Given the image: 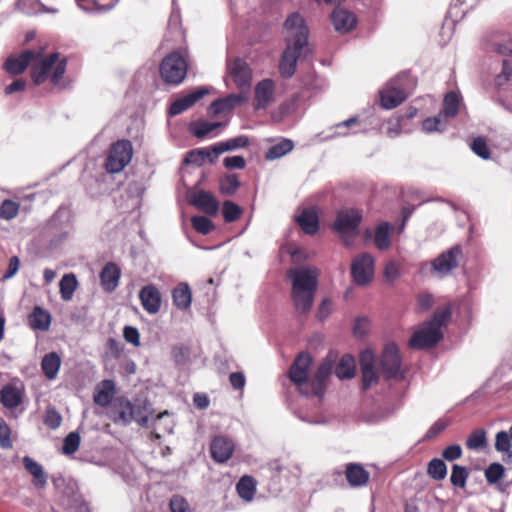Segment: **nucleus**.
Here are the masks:
<instances>
[{"instance_id":"f257e3e1","label":"nucleus","mask_w":512,"mask_h":512,"mask_svg":"<svg viewBox=\"0 0 512 512\" xmlns=\"http://www.w3.org/2000/svg\"><path fill=\"white\" fill-rule=\"evenodd\" d=\"M66 59L59 60L58 53L43 56V50H26L18 57H10L5 62V69L10 74H20L31 64V77L36 84L43 83L51 76L53 84L57 85L66 70Z\"/></svg>"},{"instance_id":"f03ea898","label":"nucleus","mask_w":512,"mask_h":512,"mask_svg":"<svg viewBox=\"0 0 512 512\" xmlns=\"http://www.w3.org/2000/svg\"><path fill=\"white\" fill-rule=\"evenodd\" d=\"M311 365L312 357L308 353H300L290 368L289 377L301 394L321 397L325 391L326 380L333 370L334 360L324 359L312 378L309 377Z\"/></svg>"},{"instance_id":"7ed1b4c3","label":"nucleus","mask_w":512,"mask_h":512,"mask_svg":"<svg viewBox=\"0 0 512 512\" xmlns=\"http://www.w3.org/2000/svg\"><path fill=\"white\" fill-rule=\"evenodd\" d=\"M318 276L317 268L311 266L294 268L288 272V277L292 282V300L299 314H306L311 310Z\"/></svg>"},{"instance_id":"20e7f679","label":"nucleus","mask_w":512,"mask_h":512,"mask_svg":"<svg viewBox=\"0 0 512 512\" xmlns=\"http://www.w3.org/2000/svg\"><path fill=\"white\" fill-rule=\"evenodd\" d=\"M451 316L449 307L437 309L432 318L423 323L409 341L412 348L424 349L437 344L443 338L442 328Z\"/></svg>"},{"instance_id":"39448f33","label":"nucleus","mask_w":512,"mask_h":512,"mask_svg":"<svg viewBox=\"0 0 512 512\" xmlns=\"http://www.w3.org/2000/svg\"><path fill=\"white\" fill-rule=\"evenodd\" d=\"M186 73L187 61L178 52H172L166 56L160 65L161 77L168 84L178 85L182 83Z\"/></svg>"},{"instance_id":"423d86ee","label":"nucleus","mask_w":512,"mask_h":512,"mask_svg":"<svg viewBox=\"0 0 512 512\" xmlns=\"http://www.w3.org/2000/svg\"><path fill=\"white\" fill-rule=\"evenodd\" d=\"M133 156L132 144L128 140L115 142L109 151L105 168L109 173L121 172L131 161Z\"/></svg>"},{"instance_id":"0eeeda50","label":"nucleus","mask_w":512,"mask_h":512,"mask_svg":"<svg viewBox=\"0 0 512 512\" xmlns=\"http://www.w3.org/2000/svg\"><path fill=\"white\" fill-rule=\"evenodd\" d=\"M375 274V260L369 253L355 256L351 262V277L357 286L369 285Z\"/></svg>"},{"instance_id":"6e6552de","label":"nucleus","mask_w":512,"mask_h":512,"mask_svg":"<svg viewBox=\"0 0 512 512\" xmlns=\"http://www.w3.org/2000/svg\"><path fill=\"white\" fill-rule=\"evenodd\" d=\"M286 45L306 47L308 43V28L304 18L297 12L292 13L284 23Z\"/></svg>"},{"instance_id":"1a4fd4ad","label":"nucleus","mask_w":512,"mask_h":512,"mask_svg":"<svg viewBox=\"0 0 512 512\" xmlns=\"http://www.w3.org/2000/svg\"><path fill=\"white\" fill-rule=\"evenodd\" d=\"M404 80L405 76H397L381 90L380 100L383 108L393 109L406 99Z\"/></svg>"},{"instance_id":"9d476101","label":"nucleus","mask_w":512,"mask_h":512,"mask_svg":"<svg viewBox=\"0 0 512 512\" xmlns=\"http://www.w3.org/2000/svg\"><path fill=\"white\" fill-rule=\"evenodd\" d=\"M227 69L230 77L233 79L240 92H246L249 97L252 75L247 63L237 58L228 62Z\"/></svg>"},{"instance_id":"9b49d317","label":"nucleus","mask_w":512,"mask_h":512,"mask_svg":"<svg viewBox=\"0 0 512 512\" xmlns=\"http://www.w3.org/2000/svg\"><path fill=\"white\" fill-rule=\"evenodd\" d=\"M461 256L460 246H454L435 258L431 263L432 268L439 276H446L458 266Z\"/></svg>"},{"instance_id":"f8f14e48","label":"nucleus","mask_w":512,"mask_h":512,"mask_svg":"<svg viewBox=\"0 0 512 512\" xmlns=\"http://www.w3.org/2000/svg\"><path fill=\"white\" fill-rule=\"evenodd\" d=\"M361 221V214L357 210L340 211L334 224L341 236H354Z\"/></svg>"},{"instance_id":"ddd939ff","label":"nucleus","mask_w":512,"mask_h":512,"mask_svg":"<svg viewBox=\"0 0 512 512\" xmlns=\"http://www.w3.org/2000/svg\"><path fill=\"white\" fill-rule=\"evenodd\" d=\"M381 366L387 378L397 377L400 373L401 360L398 347L394 343L385 346L381 357Z\"/></svg>"},{"instance_id":"4468645a","label":"nucleus","mask_w":512,"mask_h":512,"mask_svg":"<svg viewBox=\"0 0 512 512\" xmlns=\"http://www.w3.org/2000/svg\"><path fill=\"white\" fill-rule=\"evenodd\" d=\"M248 101L246 92L230 94L211 103L209 111L213 116L229 113L233 108Z\"/></svg>"},{"instance_id":"2eb2a0df","label":"nucleus","mask_w":512,"mask_h":512,"mask_svg":"<svg viewBox=\"0 0 512 512\" xmlns=\"http://www.w3.org/2000/svg\"><path fill=\"white\" fill-rule=\"evenodd\" d=\"M235 449L234 442L226 436H216L210 444L212 458L218 463L228 461Z\"/></svg>"},{"instance_id":"dca6fc26","label":"nucleus","mask_w":512,"mask_h":512,"mask_svg":"<svg viewBox=\"0 0 512 512\" xmlns=\"http://www.w3.org/2000/svg\"><path fill=\"white\" fill-rule=\"evenodd\" d=\"M304 48L286 45L279 63V71L283 77L290 78L295 73L298 59Z\"/></svg>"},{"instance_id":"f3484780","label":"nucleus","mask_w":512,"mask_h":512,"mask_svg":"<svg viewBox=\"0 0 512 512\" xmlns=\"http://www.w3.org/2000/svg\"><path fill=\"white\" fill-rule=\"evenodd\" d=\"M331 21L334 29L343 34L351 31L357 23L356 16L344 8L334 9L331 14Z\"/></svg>"},{"instance_id":"a211bd4d","label":"nucleus","mask_w":512,"mask_h":512,"mask_svg":"<svg viewBox=\"0 0 512 512\" xmlns=\"http://www.w3.org/2000/svg\"><path fill=\"white\" fill-rule=\"evenodd\" d=\"M207 93L208 89L201 87L181 98H178L170 106V115L175 116L184 112L185 110L192 107L198 100L203 98Z\"/></svg>"},{"instance_id":"6ab92c4d","label":"nucleus","mask_w":512,"mask_h":512,"mask_svg":"<svg viewBox=\"0 0 512 512\" xmlns=\"http://www.w3.org/2000/svg\"><path fill=\"white\" fill-rule=\"evenodd\" d=\"M139 298L143 308L149 314H156L160 310L161 295L155 286L147 285L143 287L139 292Z\"/></svg>"},{"instance_id":"aec40b11","label":"nucleus","mask_w":512,"mask_h":512,"mask_svg":"<svg viewBox=\"0 0 512 512\" xmlns=\"http://www.w3.org/2000/svg\"><path fill=\"white\" fill-rule=\"evenodd\" d=\"M116 394V384L111 379L100 381L94 389V402L102 407L107 406Z\"/></svg>"},{"instance_id":"412c9836","label":"nucleus","mask_w":512,"mask_h":512,"mask_svg":"<svg viewBox=\"0 0 512 512\" xmlns=\"http://www.w3.org/2000/svg\"><path fill=\"white\" fill-rule=\"evenodd\" d=\"M256 109L266 108L274 100V83L270 79L259 82L255 87Z\"/></svg>"},{"instance_id":"4be33fe9","label":"nucleus","mask_w":512,"mask_h":512,"mask_svg":"<svg viewBox=\"0 0 512 512\" xmlns=\"http://www.w3.org/2000/svg\"><path fill=\"white\" fill-rule=\"evenodd\" d=\"M22 463L26 471L32 476L33 485L38 489L44 488L47 485V475L42 465L29 456H24Z\"/></svg>"},{"instance_id":"5701e85b","label":"nucleus","mask_w":512,"mask_h":512,"mask_svg":"<svg viewBox=\"0 0 512 512\" xmlns=\"http://www.w3.org/2000/svg\"><path fill=\"white\" fill-rule=\"evenodd\" d=\"M120 275L121 271L116 264L107 263L100 273L103 289L107 292L114 291L119 284Z\"/></svg>"},{"instance_id":"b1692460","label":"nucleus","mask_w":512,"mask_h":512,"mask_svg":"<svg viewBox=\"0 0 512 512\" xmlns=\"http://www.w3.org/2000/svg\"><path fill=\"white\" fill-rule=\"evenodd\" d=\"M191 203L209 215H215L219 209L218 201L211 193L206 191H199L196 193L193 196Z\"/></svg>"},{"instance_id":"393cba45","label":"nucleus","mask_w":512,"mask_h":512,"mask_svg":"<svg viewBox=\"0 0 512 512\" xmlns=\"http://www.w3.org/2000/svg\"><path fill=\"white\" fill-rule=\"evenodd\" d=\"M346 479L350 486L361 487L366 485L369 480L370 474L364 467L357 463H349L345 469Z\"/></svg>"},{"instance_id":"a878e982","label":"nucleus","mask_w":512,"mask_h":512,"mask_svg":"<svg viewBox=\"0 0 512 512\" xmlns=\"http://www.w3.org/2000/svg\"><path fill=\"white\" fill-rule=\"evenodd\" d=\"M1 403L7 408H15L22 401V386L16 384L5 385L0 391Z\"/></svg>"},{"instance_id":"bb28decb","label":"nucleus","mask_w":512,"mask_h":512,"mask_svg":"<svg viewBox=\"0 0 512 512\" xmlns=\"http://www.w3.org/2000/svg\"><path fill=\"white\" fill-rule=\"evenodd\" d=\"M296 221L301 229L307 234L313 235L318 231V215L313 208L304 209L296 216Z\"/></svg>"},{"instance_id":"cd10ccee","label":"nucleus","mask_w":512,"mask_h":512,"mask_svg":"<svg viewBox=\"0 0 512 512\" xmlns=\"http://www.w3.org/2000/svg\"><path fill=\"white\" fill-rule=\"evenodd\" d=\"M28 321L32 329L47 331L51 324V315L43 308L36 306L29 315Z\"/></svg>"},{"instance_id":"c85d7f7f","label":"nucleus","mask_w":512,"mask_h":512,"mask_svg":"<svg viewBox=\"0 0 512 512\" xmlns=\"http://www.w3.org/2000/svg\"><path fill=\"white\" fill-rule=\"evenodd\" d=\"M133 406L134 405L130 401L125 400L124 398H119L115 404V416L113 417L114 422L128 424L133 421V417H135Z\"/></svg>"},{"instance_id":"c756f323","label":"nucleus","mask_w":512,"mask_h":512,"mask_svg":"<svg viewBox=\"0 0 512 512\" xmlns=\"http://www.w3.org/2000/svg\"><path fill=\"white\" fill-rule=\"evenodd\" d=\"M61 366V358L56 352L46 354L41 361V368L44 375L52 380L55 379Z\"/></svg>"},{"instance_id":"7c9ffc66","label":"nucleus","mask_w":512,"mask_h":512,"mask_svg":"<svg viewBox=\"0 0 512 512\" xmlns=\"http://www.w3.org/2000/svg\"><path fill=\"white\" fill-rule=\"evenodd\" d=\"M248 145V138L246 136H238L227 141L217 143L214 145V158L211 162H215L218 156L224 152L246 147Z\"/></svg>"},{"instance_id":"2f4dec72","label":"nucleus","mask_w":512,"mask_h":512,"mask_svg":"<svg viewBox=\"0 0 512 512\" xmlns=\"http://www.w3.org/2000/svg\"><path fill=\"white\" fill-rule=\"evenodd\" d=\"M172 297L174 304L181 310L188 309L191 305L192 293L186 283H180L173 290Z\"/></svg>"},{"instance_id":"473e14b6","label":"nucleus","mask_w":512,"mask_h":512,"mask_svg":"<svg viewBox=\"0 0 512 512\" xmlns=\"http://www.w3.org/2000/svg\"><path fill=\"white\" fill-rule=\"evenodd\" d=\"M294 148V143L290 139H282L276 144L272 145L265 153L266 160L273 161L279 159Z\"/></svg>"},{"instance_id":"72a5a7b5","label":"nucleus","mask_w":512,"mask_h":512,"mask_svg":"<svg viewBox=\"0 0 512 512\" xmlns=\"http://www.w3.org/2000/svg\"><path fill=\"white\" fill-rule=\"evenodd\" d=\"M78 287V280L73 273L65 274L60 282L59 289L62 300L69 301L73 298L74 292Z\"/></svg>"},{"instance_id":"f704fd0d","label":"nucleus","mask_w":512,"mask_h":512,"mask_svg":"<svg viewBox=\"0 0 512 512\" xmlns=\"http://www.w3.org/2000/svg\"><path fill=\"white\" fill-rule=\"evenodd\" d=\"M355 359L351 355H344L335 368V374L340 379H349L355 375Z\"/></svg>"},{"instance_id":"c9c22d12","label":"nucleus","mask_w":512,"mask_h":512,"mask_svg":"<svg viewBox=\"0 0 512 512\" xmlns=\"http://www.w3.org/2000/svg\"><path fill=\"white\" fill-rule=\"evenodd\" d=\"M392 229L393 227L387 222L378 225L374 236V243L377 248L384 250L390 246V233Z\"/></svg>"},{"instance_id":"e433bc0d","label":"nucleus","mask_w":512,"mask_h":512,"mask_svg":"<svg viewBox=\"0 0 512 512\" xmlns=\"http://www.w3.org/2000/svg\"><path fill=\"white\" fill-rule=\"evenodd\" d=\"M238 495L245 501H251L256 492V484L252 477L243 476L236 486Z\"/></svg>"},{"instance_id":"4c0bfd02","label":"nucleus","mask_w":512,"mask_h":512,"mask_svg":"<svg viewBox=\"0 0 512 512\" xmlns=\"http://www.w3.org/2000/svg\"><path fill=\"white\" fill-rule=\"evenodd\" d=\"M460 104V98L455 92H449L446 94L443 101V109L439 114H442V117L452 118L455 117L458 113Z\"/></svg>"},{"instance_id":"58836bf2","label":"nucleus","mask_w":512,"mask_h":512,"mask_svg":"<svg viewBox=\"0 0 512 512\" xmlns=\"http://www.w3.org/2000/svg\"><path fill=\"white\" fill-rule=\"evenodd\" d=\"M487 446L486 432L483 429L474 430L466 440L469 450H478Z\"/></svg>"},{"instance_id":"ea45409f","label":"nucleus","mask_w":512,"mask_h":512,"mask_svg":"<svg viewBox=\"0 0 512 512\" xmlns=\"http://www.w3.org/2000/svg\"><path fill=\"white\" fill-rule=\"evenodd\" d=\"M221 126L220 123L197 121L191 124L190 130L198 138H203Z\"/></svg>"},{"instance_id":"a19ab883","label":"nucleus","mask_w":512,"mask_h":512,"mask_svg":"<svg viewBox=\"0 0 512 512\" xmlns=\"http://www.w3.org/2000/svg\"><path fill=\"white\" fill-rule=\"evenodd\" d=\"M427 472L435 480H443L447 475V466L442 459L434 458L428 464Z\"/></svg>"},{"instance_id":"79ce46f5","label":"nucleus","mask_w":512,"mask_h":512,"mask_svg":"<svg viewBox=\"0 0 512 512\" xmlns=\"http://www.w3.org/2000/svg\"><path fill=\"white\" fill-rule=\"evenodd\" d=\"M19 209V203L10 199H5L0 205V218L10 221L18 215Z\"/></svg>"},{"instance_id":"37998d69","label":"nucleus","mask_w":512,"mask_h":512,"mask_svg":"<svg viewBox=\"0 0 512 512\" xmlns=\"http://www.w3.org/2000/svg\"><path fill=\"white\" fill-rule=\"evenodd\" d=\"M240 187V182L235 174H228L220 180V190L225 195H233Z\"/></svg>"},{"instance_id":"c03bdc74","label":"nucleus","mask_w":512,"mask_h":512,"mask_svg":"<svg viewBox=\"0 0 512 512\" xmlns=\"http://www.w3.org/2000/svg\"><path fill=\"white\" fill-rule=\"evenodd\" d=\"M511 443L509 434L505 431H500L496 434L495 449L499 452H505L507 459L512 461V452L510 451Z\"/></svg>"},{"instance_id":"a18cd8bd","label":"nucleus","mask_w":512,"mask_h":512,"mask_svg":"<svg viewBox=\"0 0 512 512\" xmlns=\"http://www.w3.org/2000/svg\"><path fill=\"white\" fill-rule=\"evenodd\" d=\"M211 152L209 149H195L188 152L186 155L184 162L186 164H193L200 166L203 164V162L206 160V157L210 156Z\"/></svg>"},{"instance_id":"49530a36","label":"nucleus","mask_w":512,"mask_h":512,"mask_svg":"<svg viewBox=\"0 0 512 512\" xmlns=\"http://www.w3.org/2000/svg\"><path fill=\"white\" fill-rule=\"evenodd\" d=\"M222 213L226 222H234L241 216L242 209L234 202L228 200L223 203Z\"/></svg>"},{"instance_id":"de8ad7c7","label":"nucleus","mask_w":512,"mask_h":512,"mask_svg":"<svg viewBox=\"0 0 512 512\" xmlns=\"http://www.w3.org/2000/svg\"><path fill=\"white\" fill-rule=\"evenodd\" d=\"M467 478L468 472L465 467L456 464L452 466V472L450 476L452 485L462 488L465 486Z\"/></svg>"},{"instance_id":"09e8293b","label":"nucleus","mask_w":512,"mask_h":512,"mask_svg":"<svg viewBox=\"0 0 512 512\" xmlns=\"http://www.w3.org/2000/svg\"><path fill=\"white\" fill-rule=\"evenodd\" d=\"M504 467L499 463L490 464L485 470L486 480L494 484L498 482L504 476Z\"/></svg>"},{"instance_id":"8fccbe9b","label":"nucleus","mask_w":512,"mask_h":512,"mask_svg":"<svg viewBox=\"0 0 512 512\" xmlns=\"http://www.w3.org/2000/svg\"><path fill=\"white\" fill-rule=\"evenodd\" d=\"M401 276V266L398 262L391 260L384 268V278L389 283H394Z\"/></svg>"},{"instance_id":"3c124183","label":"nucleus","mask_w":512,"mask_h":512,"mask_svg":"<svg viewBox=\"0 0 512 512\" xmlns=\"http://www.w3.org/2000/svg\"><path fill=\"white\" fill-rule=\"evenodd\" d=\"M193 228L203 234H208L213 229V223L205 216H194L191 219Z\"/></svg>"},{"instance_id":"603ef678","label":"nucleus","mask_w":512,"mask_h":512,"mask_svg":"<svg viewBox=\"0 0 512 512\" xmlns=\"http://www.w3.org/2000/svg\"><path fill=\"white\" fill-rule=\"evenodd\" d=\"M423 130L427 133L442 131L445 128L442 114H438L433 118H427L422 123Z\"/></svg>"},{"instance_id":"864d4df0","label":"nucleus","mask_w":512,"mask_h":512,"mask_svg":"<svg viewBox=\"0 0 512 512\" xmlns=\"http://www.w3.org/2000/svg\"><path fill=\"white\" fill-rule=\"evenodd\" d=\"M80 436L76 432L69 433L63 443V452L67 455L73 454L79 448Z\"/></svg>"},{"instance_id":"5fc2aeb1","label":"nucleus","mask_w":512,"mask_h":512,"mask_svg":"<svg viewBox=\"0 0 512 512\" xmlns=\"http://www.w3.org/2000/svg\"><path fill=\"white\" fill-rule=\"evenodd\" d=\"M472 151L481 157L482 159H489L490 158V151L489 148L485 142V140L481 137H478L473 140L471 144Z\"/></svg>"},{"instance_id":"6e6d98bb","label":"nucleus","mask_w":512,"mask_h":512,"mask_svg":"<svg viewBox=\"0 0 512 512\" xmlns=\"http://www.w3.org/2000/svg\"><path fill=\"white\" fill-rule=\"evenodd\" d=\"M512 75V60L505 59L502 62V71L496 77V84L498 86L503 85L507 81H509Z\"/></svg>"},{"instance_id":"4d7b16f0","label":"nucleus","mask_w":512,"mask_h":512,"mask_svg":"<svg viewBox=\"0 0 512 512\" xmlns=\"http://www.w3.org/2000/svg\"><path fill=\"white\" fill-rule=\"evenodd\" d=\"M62 422L61 415L55 409H48L44 416V424L50 429H57Z\"/></svg>"},{"instance_id":"13d9d810","label":"nucleus","mask_w":512,"mask_h":512,"mask_svg":"<svg viewBox=\"0 0 512 512\" xmlns=\"http://www.w3.org/2000/svg\"><path fill=\"white\" fill-rule=\"evenodd\" d=\"M447 426H448V422L447 421H445L443 419L437 420L428 429V431L426 432V434L424 436V439L430 440V439L435 438L437 435H439L441 432H443L446 429Z\"/></svg>"},{"instance_id":"bf43d9fd","label":"nucleus","mask_w":512,"mask_h":512,"mask_svg":"<svg viewBox=\"0 0 512 512\" xmlns=\"http://www.w3.org/2000/svg\"><path fill=\"white\" fill-rule=\"evenodd\" d=\"M362 370V381H363V388L368 389L373 384L377 383L378 381V375L373 368H364Z\"/></svg>"},{"instance_id":"052dcab7","label":"nucleus","mask_w":512,"mask_h":512,"mask_svg":"<svg viewBox=\"0 0 512 512\" xmlns=\"http://www.w3.org/2000/svg\"><path fill=\"white\" fill-rule=\"evenodd\" d=\"M170 509L171 512H191L187 501L180 496L171 498Z\"/></svg>"},{"instance_id":"680f3d73","label":"nucleus","mask_w":512,"mask_h":512,"mask_svg":"<svg viewBox=\"0 0 512 512\" xmlns=\"http://www.w3.org/2000/svg\"><path fill=\"white\" fill-rule=\"evenodd\" d=\"M462 448L458 444H453L445 448L442 452V456L447 461H454L461 457Z\"/></svg>"},{"instance_id":"e2e57ef3","label":"nucleus","mask_w":512,"mask_h":512,"mask_svg":"<svg viewBox=\"0 0 512 512\" xmlns=\"http://www.w3.org/2000/svg\"><path fill=\"white\" fill-rule=\"evenodd\" d=\"M360 122H359V119L357 117H352L350 119H347L345 121H342L338 124H336L334 127L336 128V132L335 134L332 135V137H335V136H347L348 133L342 131V129L344 128H351V127H354L356 125H359Z\"/></svg>"},{"instance_id":"0e129e2a","label":"nucleus","mask_w":512,"mask_h":512,"mask_svg":"<svg viewBox=\"0 0 512 512\" xmlns=\"http://www.w3.org/2000/svg\"><path fill=\"white\" fill-rule=\"evenodd\" d=\"M124 338L128 343H131L135 347L140 345V334L137 328L132 326H126L123 332Z\"/></svg>"},{"instance_id":"69168bd1","label":"nucleus","mask_w":512,"mask_h":512,"mask_svg":"<svg viewBox=\"0 0 512 512\" xmlns=\"http://www.w3.org/2000/svg\"><path fill=\"white\" fill-rule=\"evenodd\" d=\"M246 161L242 156H230L224 159V166L228 169H243Z\"/></svg>"},{"instance_id":"338daca9","label":"nucleus","mask_w":512,"mask_h":512,"mask_svg":"<svg viewBox=\"0 0 512 512\" xmlns=\"http://www.w3.org/2000/svg\"><path fill=\"white\" fill-rule=\"evenodd\" d=\"M19 267H20V259L17 256L11 257L9 259L8 269L5 272L3 278L7 280V279L14 277L17 274Z\"/></svg>"},{"instance_id":"774afa93","label":"nucleus","mask_w":512,"mask_h":512,"mask_svg":"<svg viewBox=\"0 0 512 512\" xmlns=\"http://www.w3.org/2000/svg\"><path fill=\"white\" fill-rule=\"evenodd\" d=\"M375 356L371 350H365L360 354L361 369L373 368Z\"/></svg>"}]
</instances>
